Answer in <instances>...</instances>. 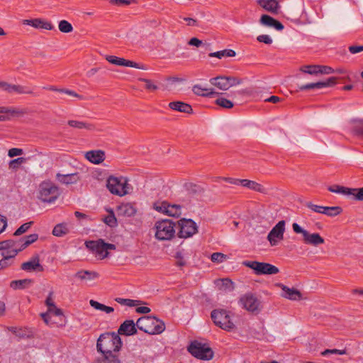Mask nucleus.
I'll list each match as a JSON object with an SVG mask.
<instances>
[{"label": "nucleus", "mask_w": 363, "mask_h": 363, "mask_svg": "<svg viewBox=\"0 0 363 363\" xmlns=\"http://www.w3.org/2000/svg\"><path fill=\"white\" fill-rule=\"evenodd\" d=\"M85 157L93 164H101L105 160V152L103 150H91L86 153Z\"/></svg>", "instance_id": "a878e982"}, {"label": "nucleus", "mask_w": 363, "mask_h": 363, "mask_svg": "<svg viewBox=\"0 0 363 363\" xmlns=\"http://www.w3.org/2000/svg\"><path fill=\"white\" fill-rule=\"evenodd\" d=\"M106 186L111 194L119 196H125L129 193L128 179L124 177L110 176L107 179Z\"/></svg>", "instance_id": "423d86ee"}, {"label": "nucleus", "mask_w": 363, "mask_h": 363, "mask_svg": "<svg viewBox=\"0 0 363 363\" xmlns=\"http://www.w3.org/2000/svg\"><path fill=\"white\" fill-rule=\"evenodd\" d=\"M318 65H306L301 68V70L305 73L309 74H318Z\"/></svg>", "instance_id": "13d9d810"}, {"label": "nucleus", "mask_w": 363, "mask_h": 363, "mask_svg": "<svg viewBox=\"0 0 363 363\" xmlns=\"http://www.w3.org/2000/svg\"><path fill=\"white\" fill-rule=\"evenodd\" d=\"M215 103L216 105L228 109L232 108L234 106L233 103L231 101L223 97L218 98L216 100Z\"/></svg>", "instance_id": "864d4df0"}, {"label": "nucleus", "mask_w": 363, "mask_h": 363, "mask_svg": "<svg viewBox=\"0 0 363 363\" xmlns=\"http://www.w3.org/2000/svg\"><path fill=\"white\" fill-rule=\"evenodd\" d=\"M328 189L333 193L352 196L357 201H363V187L352 189L335 184L328 186Z\"/></svg>", "instance_id": "ddd939ff"}, {"label": "nucleus", "mask_w": 363, "mask_h": 363, "mask_svg": "<svg viewBox=\"0 0 363 363\" xmlns=\"http://www.w3.org/2000/svg\"><path fill=\"white\" fill-rule=\"evenodd\" d=\"M306 206L308 207V208H310L311 211L315 212V213H322L323 214V206H318V205H316V204H313L311 202H307L306 203Z\"/></svg>", "instance_id": "0e129e2a"}, {"label": "nucleus", "mask_w": 363, "mask_h": 363, "mask_svg": "<svg viewBox=\"0 0 363 363\" xmlns=\"http://www.w3.org/2000/svg\"><path fill=\"white\" fill-rule=\"evenodd\" d=\"M21 269L24 271H44V268L40 264V259L38 255L33 257L29 261L22 263Z\"/></svg>", "instance_id": "aec40b11"}, {"label": "nucleus", "mask_w": 363, "mask_h": 363, "mask_svg": "<svg viewBox=\"0 0 363 363\" xmlns=\"http://www.w3.org/2000/svg\"><path fill=\"white\" fill-rule=\"evenodd\" d=\"M188 351L194 357L202 360H210L213 357L212 350L207 345L197 340L191 342Z\"/></svg>", "instance_id": "6e6552de"}, {"label": "nucleus", "mask_w": 363, "mask_h": 363, "mask_svg": "<svg viewBox=\"0 0 363 363\" xmlns=\"http://www.w3.org/2000/svg\"><path fill=\"white\" fill-rule=\"evenodd\" d=\"M136 325L138 329L150 335L160 334L165 329L163 321L152 316H143L138 318Z\"/></svg>", "instance_id": "f03ea898"}, {"label": "nucleus", "mask_w": 363, "mask_h": 363, "mask_svg": "<svg viewBox=\"0 0 363 363\" xmlns=\"http://www.w3.org/2000/svg\"><path fill=\"white\" fill-rule=\"evenodd\" d=\"M259 193L261 195H267L268 194V189L262 183H258L251 180V192Z\"/></svg>", "instance_id": "4c0bfd02"}, {"label": "nucleus", "mask_w": 363, "mask_h": 363, "mask_svg": "<svg viewBox=\"0 0 363 363\" xmlns=\"http://www.w3.org/2000/svg\"><path fill=\"white\" fill-rule=\"evenodd\" d=\"M106 59L108 62L113 65L145 69V66L143 65H140L124 58L118 57L113 55H108Z\"/></svg>", "instance_id": "dca6fc26"}, {"label": "nucleus", "mask_w": 363, "mask_h": 363, "mask_svg": "<svg viewBox=\"0 0 363 363\" xmlns=\"http://www.w3.org/2000/svg\"><path fill=\"white\" fill-rule=\"evenodd\" d=\"M59 30L64 33H69L73 30L72 24L66 20H62L59 22Z\"/></svg>", "instance_id": "603ef678"}, {"label": "nucleus", "mask_w": 363, "mask_h": 363, "mask_svg": "<svg viewBox=\"0 0 363 363\" xmlns=\"http://www.w3.org/2000/svg\"><path fill=\"white\" fill-rule=\"evenodd\" d=\"M56 179L61 184H74L79 181L80 178L78 173H72L62 174L57 173Z\"/></svg>", "instance_id": "393cba45"}, {"label": "nucleus", "mask_w": 363, "mask_h": 363, "mask_svg": "<svg viewBox=\"0 0 363 363\" xmlns=\"http://www.w3.org/2000/svg\"><path fill=\"white\" fill-rule=\"evenodd\" d=\"M137 325L132 320H125L118 330V335L130 336L137 333Z\"/></svg>", "instance_id": "a211bd4d"}, {"label": "nucleus", "mask_w": 363, "mask_h": 363, "mask_svg": "<svg viewBox=\"0 0 363 363\" xmlns=\"http://www.w3.org/2000/svg\"><path fill=\"white\" fill-rule=\"evenodd\" d=\"M337 78L331 77L325 81L318 82L314 83H308L306 84H302L298 86V89L301 91L309 90V89H320L328 86H332L335 84Z\"/></svg>", "instance_id": "2eb2a0df"}, {"label": "nucleus", "mask_w": 363, "mask_h": 363, "mask_svg": "<svg viewBox=\"0 0 363 363\" xmlns=\"http://www.w3.org/2000/svg\"><path fill=\"white\" fill-rule=\"evenodd\" d=\"M259 22L262 25L273 28L278 31L282 30L284 28V25L280 21L267 14H263L261 16Z\"/></svg>", "instance_id": "4be33fe9"}, {"label": "nucleus", "mask_w": 363, "mask_h": 363, "mask_svg": "<svg viewBox=\"0 0 363 363\" xmlns=\"http://www.w3.org/2000/svg\"><path fill=\"white\" fill-rule=\"evenodd\" d=\"M279 286L282 290L281 294L282 297L291 301H297L303 298L302 294L298 290L294 288H289L284 284H279Z\"/></svg>", "instance_id": "6ab92c4d"}, {"label": "nucleus", "mask_w": 363, "mask_h": 363, "mask_svg": "<svg viewBox=\"0 0 363 363\" xmlns=\"http://www.w3.org/2000/svg\"><path fill=\"white\" fill-rule=\"evenodd\" d=\"M0 113L8 115L12 118L22 116L26 113V111L23 109H20L13 107H0Z\"/></svg>", "instance_id": "c85d7f7f"}, {"label": "nucleus", "mask_w": 363, "mask_h": 363, "mask_svg": "<svg viewBox=\"0 0 363 363\" xmlns=\"http://www.w3.org/2000/svg\"><path fill=\"white\" fill-rule=\"evenodd\" d=\"M89 304L94 309L105 312L106 313H111L113 312V311H114L113 308H112L111 306H105V305H104L96 301L92 300V299L89 301Z\"/></svg>", "instance_id": "ea45409f"}, {"label": "nucleus", "mask_w": 363, "mask_h": 363, "mask_svg": "<svg viewBox=\"0 0 363 363\" xmlns=\"http://www.w3.org/2000/svg\"><path fill=\"white\" fill-rule=\"evenodd\" d=\"M33 283L30 279L14 280L10 283V286L15 290L25 289L29 288Z\"/></svg>", "instance_id": "7c9ffc66"}, {"label": "nucleus", "mask_w": 363, "mask_h": 363, "mask_svg": "<svg viewBox=\"0 0 363 363\" xmlns=\"http://www.w3.org/2000/svg\"><path fill=\"white\" fill-rule=\"evenodd\" d=\"M23 153V151L22 149L16 148V147H13V148H11L9 150L8 156L9 157H16V156L21 155Z\"/></svg>", "instance_id": "774afa93"}, {"label": "nucleus", "mask_w": 363, "mask_h": 363, "mask_svg": "<svg viewBox=\"0 0 363 363\" xmlns=\"http://www.w3.org/2000/svg\"><path fill=\"white\" fill-rule=\"evenodd\" d=\"M104 223L110 227L116 225L117 220L113 211L104 218Z\"/></svg>", "instance_id": "052dcab7"}, {"label": "nucleus", "mask_w": 363, "mask_h": 363, "mask_svg": "<svg viewBox=\"0 0 363 363\" xmlns=\"http://www.w3.org/2000/svg\"><path fill=\"white\" fill-rule=\"evenodd\" d=\"M228 258L226 255L221 252H214L211 255V259L213 262L221 263L225 261Z\"/></svg>", "instance_id": "4d7b16f0"}, {"label": "nucleus", "mask_w": 363, "mask_h": 363, "mask_svg": "<svg viewBox=\"0 0 363 363\" xmlns=\"http://www.w3.org/2000/svg\"><path fill=\"white\" fill-rule=\"evenodd\" d=\"M122 346V341L119 335L115 333H106L101 334L98 338L97 350L103 354L113 355V352H118Z\"/></svg>", "instance_id": "f257e3e1"}, {"label": "nucleus", "mask_w": 363, "mask_h": 363, "mask_svg": "<svg viewBox=\"0 0 363 363\" xmlns=\"http://www.w3.org/2000/svg\"><path fill=\"white\" fill-rule=\"evenodd\" d=\"M257 40L259 43H263L267 45H271L272 43V39L268 35L262 34L257 36Z\"/></svg>", "instance_id": "69168bd1"}, {"label": "nucleus", "mask_w": 363, "mask_h": 363, "mask_svg": "<svg viewBox=\"0 0 363 363\" xmlns=\"http://www.w3.org/2000/svg\"><path fill=\"white\" fill-rule=\"evenodd\" d=\"M181 206L176 204L167 203L166 215L172 217H178L181 215Z\"/></svg>", "instance_id": "79ce46f5"}, {"label": "nucleus", "mask_w": 363, "mask_h": 363, "mask_svg": "<svg viewBox=\"0 0 363 363\" xmlns=\"http://www.w3.org/2000/svg\"><path fill=\"white\" fill-rule=\"evenodd\" d=\"M216 285L225 291H232L234 289L233 282L228 278L221 279L216 281Z\"/></svg>", "instance_id": "37998d69"}, {"label": "nucleus", "mask_w": 363, "mask_h": 363, "mask_svg": "<svg viewBox=\"0 0 363 363\" xmlns=\"http://www.w3.org/2000/svg\"><path fill=\"white\" fill-rule=\"evenodd\" d=\"M292 228L294 233L301 234L303 235V241L305 244L318 246L323 244L325 242L324 239L319 235V233H310L306 230L302 228L296 223H294L292 224Z\"/></svg>", "instance_id": "1a4fd4ad"}, {"label": "nucleus", "mask_w": 363, "mask_h": 363, "mask_svg": "<svg viewBox=\"0 0 363 363\" xmlns=\"http://www.w3.org/2000/svg\"><path fill=\"white\" fill-rule=\"evenodd\" d=\"M68 231V228L65 224L60 223L54 227L52 234L55 236L61 237L67 234Z\"/></svg>", "instance_id": "a18cd8bd"}, {"label": "nucleus", "mask_w": 363, "mask_h": 363, "mask_svg": "<svg viewBox=\"0 0 363 363\" xmlns=\"http://www.w3.org/2000/svg\"><path fill=\"white\" fill-rule=\"evenodd\" d=\"M346 354V350H337V349H327L325 350H324L323 352H321V354L323 356H327V355H329V354H339V355H342V354Z\"/></svg>", "instance_id": "e2e57ef3"}, {"label": "nucleus", "mask_w": 363, "mask_h": 363, "mask_svg": "<svg viewBox=\"0 0 363 363\" xmlns=\"http://www.w3.org/2000/svg\"><path fill=\"white\" fill-rule=\"evenodd\" d=\"M178 236L179 238H190L198 231L196 223L191 219L182 218L178 221Z\"/></svg>", "instance_id": "f8f14e48"}, {"label": "nucleus", "mask_w": 363, "mask_h": 363, "mask_svg": "<svg viewBox=\"0 0 363 363\" xmlns=\"http://www.w3.org/2000/svg\"><path fill=\"white\" fill-rule=\"evenodd\" d=\"M99 274H76L75 277L83 284L91 285L93 281L98 278Z\"/></svg>", "instance_id": "473e14b6"}, {"label": "nucleus", "mask_w": 363, "mask_h": 363, "mask_svg": "<svg viewBox=\"0 0 363 363\" xmlns=\"http://www.w3.org/2000/svg\"><path fill=\"white\" fill-rule=\"evenodd\" d=\"M342 212L340 206H323V214L330 217H335Z\"/></svg>", "instance_id": "e433bc0d"}, {"label": "nucleus", "mask_w": 363, "mask_h": 363, "mask_svg": "<svg viewBox=\"0 0 363 363\" xmlns=\"http://www.w3.org/2000/svg\"><path fill=\"white\" fill-rule=\"evenodd\" d=\"M235 52L231 49H225L220 51L209 53L208 56L211 57H217L221 59L222 57H234L235 56Z\"/></svg>", "instance_id": "58836bf2"}, {"label": "nucleus", "mask_w": 363, "mask_h": 363, "mask_svg": "<svg viewBox=\"0 0 363 363\" xmlns=\"http://www.w3.org/2000/svg\"><path fill=\"white\" fill-rule=\"evenodd\" d=\"M26 159L25 157H18L16 159H13L9 162V167L13 170H17L18 169V166L26 162Z\"/></svg>", "instance_id": "6e6d98bb"}, {"label": "nucleus", "mask_w": 363, "mask_h": 363, "mask_svg": "<svg viewBox=\"0 0 363 363\" xmlns=\"http://www.w3.org/2000/svg\"><path fill=\"white\" fill-rule=\"evenodd\" d=\"M138 80L145 83L144 88L147 91H154L159 89L158 86L151 79L139 78Z\"/></svg>", "instance_id": "3c124183"}, {"label": "nucleus", "mask_w": 363, "mask_h": 363, "mask_svg": "<svg viewBox=\"0 0 363 363\" xmlns=\"http://www.w3.org/2000/svg\"><path fill=\"white\" fill-rule=\"evenodd\" d=\"M60 195L57 186L50 180L43 181L39 185L38 198L44 203H53Z\"/></svg>", "instance_id": "7ed1b4c3"}, {"label": "nucleus", "mask_w": 363, "mask_h": 363, "mask_svg": "<svg viewBox=\"0 0 363 363\" xmlns=\"http://www.w3.org/2000/svg\"><path fill=\"white\" fill-rule=\"evenodd\" d=\"M353 123L352 132L358 136H363V120L354 119L352 121Z\"/></svg>", "instance_id": "c03bdc74"}, {"label": "nucleus", "mask_w": 363, "mask_h": 363, "mask_svg": "<svg viewBox=\"0 0 363 363\" xmlns=\"http://www.w3.org/2000/svg\"><path fill=\"white\" fill-rule=\"evenodd\" d=\"M38 239V235L36 233L30 234L29 235H26L21 239H19V242H21L20 250H23L28 245L33 243Z\"/></svg>", "instance_id": "72a5a7b5"}, {"label": "nucleus", "mask_w": 363, "mask_h": 363, "mask_svg": "<svg viewBox=\"0 0 363 363\" xmlns=\"http://www.w3.org/2000/svg\"><path fill=\"white\" fill-rule=\"evenodd\" d=\"M24 25H28L35 28H42L48 30H51L54 28L53 25L45 20L42 18H34L30 20H24Z\"/></svg>", "instance_id": "5701e85b"}, {"label": "nucleus", "mask_w": 363, "mask_h": 363, "mask_svg": "<svg viewBox=\"0 0 363 363\" xmlns=\"http://www.w3.org/2000/svg\"><path fill=\"white\" fill-rule=\"evenodd\" d=\"M115 301L122 306L134 307L140 305L141 301L138 300H133L129 298H116Z\"/></svg>", "instance_id": "49530a36"}, {"label": "nucleus", "mask_w": 363, "mask_h": 363, "mask_svg": "<svg viewBox=\"0 0 363 363\" xmlns=\"http://www.w3.org/2000/svg\"><path fill=\"white\" fill-rule=\"evenodd\" d=\"M16 256V251H13L11 255L0 252V270L6 269L9 266L12 265Z\"/></svg>", "instance_id": "cd10ccee"}, {"label": "nucleus", "mask_w": 363, "mask_h": 363, "mask_svg": "<svg viewBox=\"0 0 363 363\" xmlns=\"http://www.w3.org/2000/svg\"><path fill=\"white\" fill-rule=\"evenodd\" d=\"M118 211L121 215L131 217L135 215L136 209L130 203H123L118 206Z\"/></svg>", "instance_id": "2f4dec72"}, {"label": "nucleus", "mask_w": 363, "mask_h": 363, "mask_svg": "<svg viewBox=\"0 0 363 363\" xmlns=\"http://www.w3.org/2000/svg\"><path fill=\"white\" fill-rule=\"evenodd\" d=\"M286 222L282 220L279 221L270 230L267 235L271 246H276L279 241L284 239V234L285 232Z\"/></svg>", "instance_id": "4468645a"}, {"label": "nucleus", "mask_w": 363, "mask_h": 363, "mask_svg": "<svg viewBox=\"0 0 363 363\" xmlns=\"http://www.w3.org/2000/svg\"><path fill=\"white\" fill-rule=\"evenodd\" d=\"M16 92L20 94H32L33 91L27 86L22 85L11 84L9 86V93Z\"/></svg>", "instance_id": "f704fd0d"}, {"label": "nucleus", "mask_w": 363, "mask_h": 363, "mask_svg": "<svg viewBox=\"0 0 363 363\" xmlns=\"http://www.w3.org/2000/svg\"><path fill=\"white\" fill-rule=\"evenodd\" d=\"M262 308V301L251 296V313H258Z\"/></svg>", "instance_id": "09e8293b"}, {"label": "nucleus", "mask_w": 363, "mask_h": 363, "mask_svg": "<svg viewBox=\"0 0 363 363\" xmlns=\"http://www.w3.org/2000/svg\"><path fill=\"white\" fill-rule=\"evenodd\" d=\"M263 94L255 89H251V100L255 101L263 100L264 101Z\"/></svg>", "instance_id": "338daca9"}, {"label": "nucleus", "mask_w": 363, "mask_h": 363, "mask_svg": "<svg viewBox=\"0 0 363 363\" xmlns=\"http://www.w3.org/2000/svg\"><path fill=\"white\" fill-rule=\"evenodd\" d=\"M209 82L211 85L216 86L220 90L227 91L230 87L240 84L241 79L234 77L218 76L210 79Z\"/></svg>", "instance_id": "9b49d317"}, {"label": "nucleus", "mask_w": 363, "mask_h": 363, "mask_svg": "<svg viewBox=\"0 0 363 363\" xmlns=\"http://www.w3.org/2000/svg\"><path fill=\"white\" fill-rule=\"evenodd\" d=\"M96 363H121L116 355L103 354V357L98 359Z\"/></svg>", "instance_id": "de8ad7c7"}, {"label": "nucleus", "mask_w": 363, "mask_h": 363, "mask_svg": "<svg viewBox=\"0 0 363 363\" xmlns=\"http://www.w3.org/2000/svg\"><path fill=\"white\" fill-rule=\"evenodd\" d=\"M85 245L86 248L99 259H103L106 257L108 255L109 250L116 249L115 245L106 243L103 239L86 241Z\"/></svg>", "instance_id": "20e7f679"}, {"label": "nucleus", "mask_w": 363, "mask_h": 363, "mask_svg": "<svg viewBox=\"0 0 363 363\" xmlns=\"http://www.w3.org/2000/svg\"><path fill=\"white\" fill-rule=\"evenodd\" d=\"M239 306L246 311H250V295L245 294L242 296L238 301Z\"/></svg>", "instance_id": "5fc2aeb1"}, {"label": "nucleus", "mask_w": 363, "mask_h": 363, "mask_svg": "<svg viewBox=\"0 0 363 363\" xmlns=\"http://www.w3.org/2000/svg\"><path fill=\"white\" fill-rule=\"evenodd\" d=\"M44 322L49 326L56 325L64 326L65 325V318L61 309L58 308L55 305L53 307L48 308V311L40 314Z\"/></svg>", "instance_id": "0eeeda50"}, {"label": "nucleus", "mask_w": 363, "mask_h": 363, "mask_svg": "<svg viewBox=\"0 0 363 363\" xmlns=\"http://www.w3.org/2000/svg\"><path fill=\"white\" fill-rule=\"evenodd\" d=\"M67 124L72 128L77 129H86L89 130H94L96 129V126L90 123H86L84 121H79L75 120H69L67 121Z\"/></svg>", "instance_id": "c756f323"}, {"label": "nucleus", "mask_w": 363, "mask_h": 363, "mask_svg": "<svg viewBox=\"0 0 363 363\" xmlns=\"http://www.w3.org/2000/svg\"><path fill=\"white\" fill-rule=\"evenodd\" d=\"M168 106L171 109H172L174 111H179V112L185 113H193V108L190 104L180 101L170 102Z\"/></svg>", "instance_id": "bb28decb"}, {"label": "nucleus", "mask_w": 363, "mask_h": 363, "mask_svg": "<svg viewBox=\"0 0 363 363\" xmlns=\"http://www.w3.org/2000/svg\"><path fill=\"white\" fill-rule=\"evenodd\" d=\"M257 329H253V337L256 339L261 340L264 337L265 335V328L264 326V323L260 322L257 324Z\"/></svg>", "instance_id": "8fccbe9b"}, {"label": "nucleus", "mask_w": 363, "mask_h": 363, "mask_svg": "<svg viewBox=\"0 0 363 363\" xmlns=\"http://www.w3.org/2000/svg\"><path fill=\"white\" fill-rule=\"evenodd\" d=\"M253 214L251 216V219H255V218H262L265 215L264 206L263 204L255 203L253 204Z\"/></svg>", "instance_id": "a19ab883"}, {"label": "nucleus", "mask_w": 363, "mask_h": 363, "mask_svg": "<svg viewBox=\"0 0 363 363\" xmlns=\"http://www.w3.org/2000/svg\"><path fill=\"white\" fill-rule=\"evenodd\" d=\"M203 91H206V88L202 87L200 84H195L192 87V91L197 96L211 98L219 94V93L216 91H211L208 94H203Z\"/></svg>", "instance_id": "c9c22d12"}, {"label": "nucleus", "mask_w": 363, "mask_h": 363, "mask_svg": "<svg viewBox=\"0 0 363 363\" xmlns=\"http://www.w3.org/2000/svg\"><path fill=\"white\" fill-rule=\"evenodd\" d=\"M251 269L255 272H279V269L271 264L251 261Z\"/></svg>", "instance_id": "412c9836"}, {"label": "nucleus", "mask_w": 363, "mask_h": 363, "mask_svg": "<svg viewBox=\"0 0 363 363\" xmlns=\"http://www.w3.org/2000/svg\"><path fill=\"white\" fill-rule=\"evenodd\" d=\"M168 202L167 201H162L161 203H153V208L160 212V213H162L166 215V211H167V205Z\"/></svg>", "instance_id": "680f3d73"}, {"label": "nucleus", "mask_w": 363, "mask_h": 363, "mask_svg": "<svg viewBox=\"0 0 363 363\" xmlns=\"http://www.w3.org/2000/svg\"><path fill=\"white\" fill-rule=\"evenodd\" d=\"M257 2L264 9L273 14L279 13L280 6L277 0H257Z\"/></svg>", "instance_id": "b1692460"}, {"label": "nucleus", "mask_w": 363, "mask_h": 363, "mask_svg": "<svg viewBox=\"0 0 363 363\" xmlns=\"http://www.w3.org/2000/svg\"><path fill=\"white\" fill-rule=\"evenodd\" d=\"M211 318L214 323L222 329L230 330L234 328L229 314L225 310H213L211 312Z\"/></svg>", "instance_id": "9d476101"}, {"label": "nucleus", "mask_w": 363, "mask_h": 363, "mask_svg": "<svg viewBox=\"0 0 363 363\" xmlns=\"http://www.w3.org/2000/svg\"><path fill=\"white\" fill-rule=\"evenodd\" d=\"M155 238L159 240H169L175 234V223L169 219L158 220L155 223Z\"/></svg>", "instance_id": "39448f33"}, {"label": "nucleus", "mask_w": 363, "mask_h": 363, "mask_svg": "<svg viewBox=\"0 0 363 363\" xmlns=\"http://www.w3.org/2000/svg\"><path fill=\"white\" fill-rule=\"evenodd\" d=\"M33 222L30 221L21 225L13 233V235L18 236L26 233L33 225Z\"/></svg>", "instance_id": "bf43d9fd"}, {"label": "nucleus", "mask_w": 363, "mask_h": 363, "mask_svg": "<svg viewBox=\"0 0 363 363\" xmlns=\"http://www.w3.org/2000/svg\"><path fill=\"white\" fill-rule=\"evenodd\" d=\"M20 244L19 240H7L0 242V252H7L9 255H11L13 251H16L17 255L19 252L22 251V250H20Z\"/></svg>", "instance_id": "f3484780"}]
</instances>
